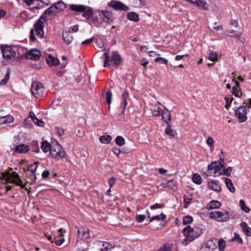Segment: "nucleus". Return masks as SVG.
<instances>
[{"label": "nucleus", "instance_id": "f257e3e1", "mask_svg": "<svg viewBox=\"0 0 251 251\" xmlns=\"http://www.w3.org/2000/svg\"><path fill=\"white\" fill-rule=\"evenodd\" d=\"M183 234L185 236V239L182 241V244L184 246L187 245L190 243L198 238L201 234V230L197 228H192L190 226H187L183 229Z\"/></svg>", "mask_w": 251, "mask_h": 251}, {"label": "nucleus", "instance_id": "f03ea898", "mask_svg": "<svg viewBox=\"0 0 251 251\" xmlns=\"http://www.w3.org/2000/svg\"><path fill=\"white\" fill-rule=\"evenodd\" d=\"M98 15L94 19V25L96 26H100L102 22L109 23L112 21L113 15L111 12L108 11H99Z\"/></svg>", "mask_w": 251, "mask_h": 251}, {"label": "nucleus", "instance_id": "7ed1b4c3", "mask_svg": "<svg viewBox=\"0 0 251 251\" xmlns=\"http://www.w3.org/2000/svg\"><path fill=\"white\" fill-rule=\"evenodd\" d=\"M111 58L110 59L109 53L105 52L103 54L105 59L104 61V67H107L110 66V62L112 61L113 64L116 68L121 65L122 57L121 55L117 51L112 52Z\"/></svg>", "mask_w": 251, "mask_h": 251}, {"label": "nucleus", "instance_id": "20e7f679", "mask_svg": "<svg viewBox=\"0 0 251 251\" xmlns=\"http://www.w3.org/2000/svg\"><path fill=\"white\" fill-rule=\"evenodd\" d=\"M0 48L4 59L9 60L15 57L17 51V48L16 47L6 45H0Z\"/></svg>", "mask_w": 251, "mask_h": 251}, {"label": "nucleus", "instance_id": "39448f33", "mask_svg": "<svg viewBox=\"0 0 251 251\" xmlns=\"http://www.w3.org/2000/svg\"><path fill=\"white\" fill-rule=\"evenodd\" d=\"M209 217L219 222H226L229 219V212L214 211L210 213Z\"/></svg>", "mask_w": 251, "mask_h": 251}, {"label": "nucleus", "instance_id": "423d86ee", "mask_svg": "<svg viewBox=\"0 0 251 251\" xmlns=\"http://www.w3.org/2000/svg\"><path fill=\"white\" fill-rule=\"evenodd\" d=\"M50 155L56 159H59L61 158L65 157L66 153L62 147L58 144L51 145L50 151Z\"/></svg>", "mask_w": 251, "mask_h": 251}, {"label": "nucleus", "instance_id": "0eeeda50", "mask_svg": "<svg viewBox=\"0 0 251 251\" xmlns=\"http://www.w3.org/2000/svg\"><path fill=\"white\" fill-rule=\"evenodd\" d=\"M45 88L40 82L35 81L32 83L30 91L36 98H39L43 96Z\"/></svg>", "mask_w": 251, "mask_h": 251}, {"label": "nucleus", "instance_id": "6e6552de", "mask_svg": "<svg viewBox=\"0 0 251 251\" xmlns=\"http://www.w3.org/2000/svg\"><path fill=\"white\" fill-rule=\"evenodd\" d=\"M247 108L244 106H240L234 110L235 116L240 123H243L247 120Z\"/></svg>", "mask_w": 251, "mask_h": 251}, {"label": "nucleus", "instance_id": "1a4fd4ad", "mask_svg": "<svg viewBox=\"0 0 251 251\" xmlns=\"http://www.w3.org/2000/svg\"><path fill=\"white\" fill-rule=\"evenodd\" d=\"M219 157L220 159L218 162H213L208 166V170L213 171V173L215 174L217 172L220 173L222 168L224 167V158L221 157V155Z\"/></svg>", "mask_w": 251, "mask_h": 251}, {"label": "nucleus", "instance_id": "9d476101", "mask_svg": "<svg viewBox=\"0 0 251 251\" xmlns=\"http://www.w3.org/2000/svg\"><path fill=\"white\" fill-rule=\"evenodd\" d=\"M108 6L114 8L116 10L128 11L129 8L120 1L112 0L108 2Z\"/></svg>", "mask_w": 251, "mask_h": 251}, {"label": "nucleus", "instance_id": "9b49d317", "mask_svg": "<svg viewBox=\"0 0 251 251\" xmlns=\"http://www.w3.org/2000/svg\"><path fill=\"white\" fill-rule=\"evenodd\" d=\"M41 55V53L39 50L36 49H32L27 52L25 57L27 59L38 60L40 58Z\"/></svg>", "mask_w": 251, "mask_h": 251}, {"label": "nucleus", "instance_id": "f8f14e48", "mask_svg": "<svg viewBox=\"0 0 251 251\" xmlns=\"http://www.w3.org/2000/svg\"><path fill=\"white\" fill-rule=\"evenodd\" d=\"M83 16L86 19L90 20V23L92 25H94V19H95V17H93V13L92 9L86 6L85 10L82 12Z\"/></svg>", "mask_w": 251, "mask_h": 251}, {"label": "nucleus", "instance_id": "ddd939ff", "mask_svg": "<svg viewBox=\"0 0 251 251\" xmlns=\"http://www.w3.org/2000/svg\"><path fill=\"white\" fill-rule=\"evenodd\" d=\"M69 6L75 14L82 13L86 9V6L81 4H71L69 5Z\"/></svg>", "mask_w": 251, "mask_h": 251}, {"label": "nucleus", "instance_id": "4468645a", "mask_svg": "<svg viewBox=\"0 0 251 251\" xmlns=\"http://www.w3.org/2000/svg\"><path fill=\"white\" fill-rule=\"evenodd\" d=\"M162 120L164 123H165L167 126H170L169 121L171 120V116L170 112L166 108L163 110H162L161 112Z\"/></svg>", "mask_w": 251, "mask_h": 251}, {"label": "nucleus", "instance_id": "2eb2a0df", "mask_svg": "<svg viewBox=\"0 0 251 251\" xmlns=\"http://www.w3.org/2000/svg\"><path fill=\"white\" fill-rule=\"evenodd\" d=\"M46 61L49 66H56L59 64L58 59L50 54H48L46 57Z\"/></svg>", "mask_w": 251, "mask_h": 251}, {"label": "nucleus", "instance_id": "dca6fc26", "mask_svg": "<svg viewBox=\"0 0 251 251\" xmlns=\"http://www.w3.org/2000/svg\"><path fill=\"white\" fill-rule=\"evenodd\" d=\"M96 243L99 247H101L100 251H109L113 248V246L107 242L97 241Z\"/></svg>", "mask_w": 251, "mask_h": 251}, {"label": "nucleus", "instance_id": "f3484780", "mask_svg": "<svg viewBox=\"0 0 251 251\" xmlns=\"http://www.w3.org/2000/svg\"><path fill=\"white\" fill-rule=\"evenodd\" d=\"M78 237L82 240H85L89 237V231L87 228H81L77 230Z\"/></svg>", "mask_w": 251, "mask_h": 251}, {"label": "nucleus", "instance_id": "a211bd4d", "mask_svg": "<svg viewBox=\"0 0 251 251\" xmlns=\"http://www.w3.org/2000/svg\"><path fill=\"white\" fill-rule=\"evenodd\" d=\"M208 187L217 192H220L221 191V187L219 182L217 180H211L208 182Z\"/></svg>", "mask_w": 251, "mask_h": 251}, {"label": "nucleus", "instance_id": "6ab92c4d", "mask_svg": "<svg viewBox=\"0 0 251 251\" xmlns=\"http://www.w3.org/2000/svg\"><path fill=\"white\" fill-rule=\"evenodd\" d=\"M29 148L28 145L21 144L17 146L14 150V151L18 153H25L28 151Z\"/></svg>", "mask_w": 251, "mask_h": 251}, {"label": "nucleus", "instance_id": "aec40b11", "mask_svg": "<svg viewBox=\"0 0 251 251\" xmlns=\"http://www.w3.org/2000/svg\"><path fill=\"white\" fill-rule=\"evenodd\" d=\"M235 84L232 88V93L235 97L240 98L242 95V93L240 87L239 83L238 81H235Z\"/></svg>", "mask_w": 251, "mask_h": 251}, {"label": "nucleus", "instance_id": "412c9836", "mask_svg": "<svg viewBox=\"0 0 251 251\" xmlns=\"http://www.w3.org/2000/svg\"><path fill=\"white\" fill-rule=\"evenodd\" d=\"M221 205L219 201L213 200L208 203L206 207L207 209H217L220 207Z\"/></svg>", "mask_w": 251, "mask_h": 251}, {"label": "nucleus", "instance_id": "4be33fe9", "mask_svg": "<svg viewBox=\"0 0 251 251\" xmlns=\"http://www.w3.org/2000/svg\"><path fill=\"white\" fill-rule=\"evenodd\" d=\"M44 19L40 18L34 24V27L36 31H43L45 26Z\"/></svg>", "mask_w": 251, "mask_h": 251}, {"label": "nucleus", "instance_id": "5701e85b", "mask_svg": "<svg viewBox=\"0 0 251 251\" xmlns=\"http://www.w3.org/2000/svg\"><path fill=\"white\" fill-rule=\"evenodd\" d=\"M62 38L66 44H70L73 40L72 32H63Z\"/></svg>", "mask_w": 251, "mask_h": 251}, {"label": "nucleus", "instance_id": "b1692460", "mask_svg": "<svg viewBox=\"0 0 251 251\" xmlns=\"http://www.w3.org/2000/svg\"><path fill=\"white\" fill-rule=\"evenodd\" d=\"M13 121L14 118L11 115L0 116V125L11 123Z\"/></svg>", "mask_w": 251, "mask_h": 251}, {"label": "nucleus", "instance_id": "393cba45", "mask_svg": "<svg viewBox=\"0 0 251 251\" xmlns=\"http://www.w3.org/2000/svg\"><path fill=\"white\" fill-rule=\"evenodd\" d=\"M240 226L245 233L248 236H251V228L248 226L246 222H242Z\"/></svg>", "mask_w": 251, "mask_h": 251}, {"label": "nucleus", "instance_id": "a878e982", "mask_svg": "<svg viewBox=\"0 0 251 251\" xmlns=\"http://www.w3.org/2000/svg\"><path fill=\"white\" fill-rule=\"evenodd\" d=\"M225 183L228 190L231 192L234 193L235 191V188L234 187L232 181L230 178H226L225 179Z\"/></svg>", "mask_w": 251, "mask_h": 251}, {"label": "nucleus", "instance_id": "bb28decb", "mask_svg": "<svg viewBox=\"0 0 251 251\" xmlns=\"http://www.w3.org/2000/svg\"><path fill=\"white\" fill-rule=\"evenodd\" d=\"M29 114H30V116L33 122L35 124H36L37 125H38V126H44V123L41 120L38 119L35 116V115H34V114L33 113L30 112Z\"/></svg>", "mask_w": 251, "mask_h": 251}, {"label": "nucleus", "instance_id": "cd10ccee", "mask_svg": "<svg viewBox=\"0 0 251 251\" xmlns=\"http://www.w3.org/2000/svg\"><path fill=\"white\" fill-rule=\"evenodd\" d=\"M51 147V145L47 141H44L42 142L41 148L44 152H47L48 151H50Z\"/></svg>", "mask_w": 251, "mask_h": 251}, {"label": "nucleus", "instance_id": "c85d7f7f", "mask_svg": "<svg viewBox=\"0 0 251 251\" xmlns=\"http://www.w3.org/2000/svg\"><path fill=\"white\" fill-rule=\"evenodd\" d=\"M53 5L57 12V11H62L66 7V4L62 1L53 4Z\"/></svg>", "mask_w": 251, "mask_h": 251}, {"label": "nucleus", "instance_id": "c756f323", "mask_svg": "<svg viewBox=\"0 0 251 251\" xmlns=\"http://www.w3.org/2000/svg\"><path fill=\"white\" fill-rule=\"evenodd\" d=\"M195 4H196L198 6L202 7L204 10L208 9V5L205 0H195Z\"/></svg>", "mask_w": 251, "mask_h": 251}, {"label": "nucleus", "instance_id": "7c9ffc66", "mask_svg": "<svg viewBox=\"0 0 251 251\" xmlns=\"http://www.w3.org/2000/svg\"><path fill=\"white\" fill-rule=\"evenodd\" d=\"M167 186L170 189H172L174 191H176L177 190V183L176 181L174 179H171L169 180L167 184Z\"/></svg>", "mask_w": 251, "mask_h": 251}, {"label": "nucleus", "instance_id": "2f4dec72", "mask_svg": "<svg viewBox=\"0 0 251 251\" xmlns=\"http://www.w3.org/2000/svg\"><path fill=\"white\" fill-rule=\"evenodd\" d=\"M112 140V137L109 135H102L100 137V141L101 143L108 144Z\"/></svg>", "mask_w": 251, "mask_h": 251}, {"label": "nucleus", "instance_id": "473e14b6", "mask_svg": "<svg viewBox=\"0 0 251 251\" xmlns=\"http://www.w3.org/2000/svg\"><path fill=\"white\" fill-rule=\"evenodd\" d=\"M122 97V104L123 105L124 109H125L127 104V100L129 97L128 93L126 91H125L124 92V93L123 94Z\"/></svg>", "mask_w": 251, "mask_h": 251}, {"label": "nucleus", "instance_id": "72a5a7b5", "mask_svg": "<svg viewBox=\"0 0 251 251\" xmlns=\"http://www.w3.org/2000/svg\"><path fill=\"white\" fill-rule=\"evenodd\" d=\"M37 163L38 162L34 163V164H31L29 166H28L27 170L31 172L32 174H33V176L34 180L36 179V176L35 175V173L36 171V169L37 168Z\"/></svg>", "mask_w": 251, "mask_h": 251}, {"label": "nucleus", "instance_id": "f704fd0d", "mask_svg": "<svg viewBox=\"0 0 251 251\" xmlns=\"http://www.w3.org/2000/svg\"><path fill=\"white\" fill-rule=\"evenodd\" d=\"M192 179H193V182L197 184L200 185L201 183V182H202L201 177V176L199 174H198L197 173L194 174L193 175Z\"/></svg>", "mask_w": 251, "mask_h": 251}, {"label": "nucleus", "instance_id": "c9c22d12", "mask_svg": "<svg viewBox=\"0 0 251 251\" xmlns=\"http://www.w3.org/2000/svg\"><path fill=\"white\" fill-rule=\"evenodd\" d=\"M127 16V19L130 21L137 22L139 20L138 15L135 12H129Z\"/></svg>", "mask_w": 251, "mask_h": 251}, {"label": "nucleus", "instance_id": "e433bc0d", "mask_svg": "<svg viewBox=\"0 0 251 251\" xmlns=\"http://www.w3.org/2000/svg\"><path fill=\"white\" fill-rule=\"evenodd\" d=\"M166 218V216L162 213L160 215H156V216L152 217L150 220V222H151L153 220L163 221V220H165Z\"/></svg>", "mask_w": 251, "mask_h": 251}, {"label": "nucleus", "instance_id": "4c0bfd02", "mask_svg": "<svg viewBox=\"0 0 251 251\" xmlns=\"http://www.w3.org/2000/svg\"><path fill=\"white\" fill-rule=\"evenodd\" d=\"M223 168V169H221V171L220 172V175H224L226 176H230L232 170V168L231 167H228L226 169H225L224 168V167Z\"/></svg>", "mask_w": 251, "mask_h": 251}, {"label": "nucleus", "instance_id": "58836bf2", "mask_svg": "<svg viewBox=\"0 0 251 251\" xmlns=\"http://www.w3.org/2000/svg\"><path fill=\"white\" fill-rule=\"evenodd\" d=\"M231 242H237L239 244H242L243 243L242 239L237 233H234V236L231 239Z\"/></svg>", "mask_w": 251, "mask_h": 251}, {"label": "nucleus", "instance_id": "ea45409f", "mask_svg": "<svg viewBox=\"0 0 251 251\" xmlns=\"http://www.w3.org/2000/svg\"><path fill=\"white\" fill-rule=\"evenodd\" d=\"M10 73V71L7 70L4 78L2 79L0 81V85H4L7 83L9 79Z\"/></svg>", "mask_w": 251, "mask_h": 251}, {"label": "nucleus", "instance_id": "a19ab883", "mask_svg": "<svg viewBox=\"0 0 251 251\" xmlns=\"http://www.w3.org/2000/svg\"><path fill=\"white\" fill-rule=\"evenodd\" d=\"M219 250L220 251H224L226 246V241L223 239L221 238L218 243Z\"/></svg>", "mask_w": 251, "mask_h": 251}, {"label": "nucleus", "instance_id": "79ce46f5", "mask_svg": "<svg viewBox=\"0 0 251 251\" xmlns=\"http://www.w3.org/2000/svg\"><path fill=\"white\" fill-rule=\"evenodd\" d=\"M15 179H12V180H10V183L15 184L17 186H20L22 188H25V185L23 184V181L19 177V178Z\"/></svg>", "mask_w": 251, "mask_h": 251}, {"label": "nucleus", "instance_id": "37998d69", "mask_svg": "<svg viewBox=\"0 0 251 251\" xmlns=\"http://www.w3.org/2000/svg\"><path fill=\"white\" fill-rule=\"evenodd\" d=\"M115 142L117 145L123 146L125 144V140L122 136H118L115 139Z\"/></svg>", "mask_w": 251, "mask_h": 251}, {"label": "nucleus", "instance_id": "c03bdc74", "mask_svg": "<svg viewBox=\"0 0 251 251\" xmlns=\"http://www.w3.org/2000/svg\"><path fill=\"white\" fill-rule=\"evenodd\" d=\"M239 205L242 210L245 211L246 213L250 212V208L247 206H246L245 202L244 200H241L239 201Z\"/></svg>", "mask_w": 251, "mask_h": 251}, {"label": "nucleus", "instance_id": "a18cd8bd", "mask_svg": "<svg viewBox=\"0 0 251 251\" xmlns=\"http://www.w3.org/2000/svg\"><path fill=\"white\" fill-rule=\"evenodd\" d=\"M193 221V218L189 215L185 216L183 218L182 223L184 225L191 223Z\"/></svg>", "mask_w": 251, "mask_h": 251}, {"label": "nucleus", "instance_id": "49530a36", "mask_svg": "<svg viewBox=\"0 0 251 251\" xmlns=\"http://www.w3.org/2000/svg\"><path fill=\"white\" fill-rule=\"evenodd\" d=\"M54 7H55L54 6L53 4H52L45 11L44 14L45 15H50L56 13L57 11Z\"/></svg>", "mask_w": 251, "mask_h": 251}, {"label": "nucleus", "instance_id": "de8ad7c7", "mask_svg": "<svg viewBox=\"0 0 251 251\" xmlns=\"http://www.w3.org/2000/svg\"><path fill=\"white\" fill-rule=\"evenodd\" d=\"M19 176L18 173L15 172H12L11 173L10 176L7 178V182L10 183V180H12V179L16 180V179L19 178Z\"/></svg>", "mask_w": 251, "mask_h": 251}, {"label": "nucleus", "instance_id": "09e8293b", "mask_svg": "<svg viewBox=\"0 0 251 251\" xmlns=\"http://www.w3.org/2000/svg\"><path fill=\"white\" fill-rule=\"evenodd\" d=\"M64 239L62 234H58V236L55 238V243L57 246H60L64 242Z\"/></svg>", "mask_w": 251, "mask_h": 251}, {"label": "nucleus", "instance_id": "8fccbe9b", "mask_svg": "<svg viewBox=\"0 0 251 251\" xmlns=\"http://www.w3.org/2000/svg\"><path fill=\"white\" fill-rule=\"evenodd\" d=\"M170 126H168L167 128L165 130V133L166 134L168 135L171 137H174L176 133V131L173 129H172L170 128Z\"/></svg>", "mask_w": 251, "mask_h": 251}, {"label": "nucleus", "instance_id": "3c124183", "mask_svg": "<svg viewBox=\"0 0 251 251\" xmlns=\"http://www.w3.org/2000/svg\"><path fill=\"white\" fill-rule=\"evenodd\" d=\"M208 58L212 61L215 62L218 59V54L216 52H211L209 54Z\"/></svg>", "mask_w": 251, "mask_h": 251}, {"label": "nucleus", "instance_id": "603ef678", "mask_svg": "<svg viewBox=\"0 0 251 251\" xmlns=\"http://www.w3.org/2000/svg\"><path fill=\"white\" fill-rule=\"evenodd\" d=\"M112 94L111 91H108L106 93V102L110 104L112 101Z\"/></svg>", "mask_w": 251, "mask_h": 251}, {"label": "nucleus", "instance_id": "864d4df0", "mask_svg": "<svg viewBox=\"0 0 251 251\" xmlns=\"http://www.w3.org/2000/svg\"><path fill=\"white\" fill-rule=\"evenodd\" d=\"M32 146L34 147L33 151L36 153H39L40 152L38 144L37 141H33L31 143Z\"/></svg>", "mask_w": 251, "mask_h": 251}, {"label": "nucleus", "instance_id": "5fc2aeb1", "mask_svg": "<svg viewBox=\"0 0 251 251\" xmlns=\"http://www.w3.org/2000/svg\"><path fill=\"white\" fill-rule=\"evenodd\" d=\"M228 34H226V35L229 36L230 37H235L236 39H239L241 37V32H228Z\"/></svg>", "mask_w": 251, "mask_h": 251}, {"label": "nucleus", "instance_id": "6e6d98bb", "mask_svg": "<svg viewBox=\"0 0 251 251\" xmlns=\"http://www.w3.org/2000/svg\"><path fill=\"white\" fill-rule=\"evenodd\" d=\"M28 6H30L33 4L35 1L43 2V0H22Z\"/></svg>", "mask_w": 251, "mask_h": 251}, {"label": "nucleus", "instance_id": "4d7b16f0", "mask_svg": "<svg viewBox=\"0 0 251 251\" xmlns=\"http://www.w3.org/2000/svg\"><path fill=\"white\" fill-rule=\"evenodd\" d=\"M184 202L185 203V208H187L188 206L190 204L192 200V198L187 197L186 196L183 197Z\"/></svg>", "mask_w": 251, "mask_h": 251}, {"label": "nucleus", "instance_id": "13d9d810", "mask_svg": "<svg viewBox=\"0 0 251 251\" xmlns=\"http://www.w3.org/2000/svg\"><path fill=\"white\" fill-rule=\"evenodd\" d=\"M155 62H158L159 61H162L163 63H164L166 65H168V60L164 58L161 57H157L155 58L154 59Z\"/></svg>", "mask_w": 251, "mask_h": 251}, {"label": "nucleus", "instance_id": "bf43d9fd", "mask_svg": "<svg viewBox=\"0 0 251 251\" xmlns=\"http://www.w3.org/2000/svg\"><path fill=\"white\" fill-rule=\"evenodd\" d=\"M146 218V216L144 214L143 215H137L136 216V221L138 223H142L143 221L145 220Z\"/></svg>", "mask_w": 251, "mask_h": 251}, {"label": "nucleus", "instance_id": "052dcab7", "mask_svg": "<svg viewBox=\"0 0 251 251\" xmlns=\"http://www.w3.org/2000/svg\"><path fill=\"white\" fill-rule=\"evenodd\" d=\"M96 43L97 45V46L100 48H102L104 45L103 41L101 40L100 38H97Z\"/></svg>", "mask_w": 251, "mask_h": 251}, {"label": "nucleus", "instance_id": "680f3d73", "mask_svg": "<svg viewBox=\"0 0 251 251\" xmlns=\"http://www.w3.org/2000/svg\"><path fill=\"white\" fill-rule=\"evenodd\" d=\"M225 100H226V104L225 105V107L226 109H228L230 107L231 103L232 100H233V98H232L230 99V100L229 101V99L227 97H225Z\"/></svg>", "mask_w": 251, "mask_h": 251}, {"label": "nucleus", "instance_id": "e2e57ef3", "mask_svg": "<svg viewBox=\"0 0 251 251\" xmlns=\"http://www.w3.org/2000/svg\"><path fill=\"white\" fill-rule=\"evenodd\" d=\"M94 39H95L94 37H92L89 39H86V40L83 41L81 43V44L83 45H89L94 41Z\"/></svg>", "mask_w": 251, "mask_h": 251}, {"label": "nucleus", "instance_id": "0e129e2a", "mask_svg": "<svg viewBox=\"0 0 251 251\" xmlns=\"http://www.w3.org/2000/svg\"><path fill=\"white\" fill-rule=\"evenodd\" d=\"M162 109L160 107L157 108V110H155L152 112V114L155 116H161Z\"/></svg>", "mask_w": 251, "mask_h": 251}, {"label": "nucleus", "instance_id": "69168bd1", "mask_svg": "<svg viewBox=\"0 0 251 251\" xmlns=\"http://www.w3.org/2000/svg\"><path fill=\"white\" fill-rule=\"evenodd\" d=\"M170 249L169 248L167 244H164L160 247L158 250V251H170Z\"/></svg>", "mask_w": 251, "mask_h": 251}, {"label": "nucleus", "instance_id": "338daca9", "mask_svg": "<svg viewBox=\"0 0 251 251\" xmlns=\"http://www.w3.org/2000/svg\"><path fill=\"white\" fill-rule=\"evenodd\" d=\"M12 170V168H9V170H7L4 172H2V173L4 174V179L7 181V178L9 177L10 176V170Z\"/></svg>", "mask_w": 251, "mask_h": 251}, {"label": "nucleus", "instance_id": "774afa93", "mask_svg": "<svg viewBox=\"0 0 251 251\" xmlns=\"http://www.w3.org/2000/svg\"><path fill=\"white\" fill-rule=\"evenodd\" d=\"M206 144L210 147L213 146L214 144L213 139L211 137H209L206 141Z\"/></svg>", "mask_w": 251, "mask_h": 251}]
</instances>
